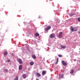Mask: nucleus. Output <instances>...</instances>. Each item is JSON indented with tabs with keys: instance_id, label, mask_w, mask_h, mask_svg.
<instances>
[{
	"instance_id": "nucleus-1",
	"label": "nucleus",
	"mask_w": 80,
	"mask_h": 80,
	"mask_svg": "<svg viewBox=\"0 0 80 80\" xmlns=\"http://www.w3.org/2000/svg\"><path fill=\"white\" fill-rule=\"evenodd\" d=\"M71 28L70 30L72 32H75V31H77V28H72V27H71Z\"/></svg>"
},
{
	"instance_id": "nucleus-2",
	"label": "nucleus",
	"mask_w": 80,
	"mask_h": 80,
	"mask_svg": "<svg viewBox=\"0 0 80 80\" xmlns=\"http://www.w3.org/2000/svg\"><path fill=\"white\" fill-rule=\"evenodd\" d=\"M62 34L63 33H62V32H59L58 35L59 38H62L63 37V36H62Z\"/></svg>"
},
{
	"instance_id": "nucleus-3",
	"label": "nucleus",
	"mask_w": 80,
	"mask_h": 80,
	"mask_svg": "<svg viewBox=\"0 0 80 80\" xmlns=\"http://www.w3.org/2000/svg\"><path fill=\"white\" fill-rule=\"evenodd\" d=\"M55 35L54 34H51L50 35V38H55Z\"/></svg>"
},
{
	"instance_id": "nucleus-4",
	"label": "nucleus",
	"mask_w": 80,
	"mask_h": 80,
	"mask_svg": "<svg viewBox=\"0 0 80 80\" xmlns=\"http://www.w3.org/2000/svg\"><path fill=\"white\" fill-rule=\"evenodd\" d=\"M62 63L63 65L65 66L67 65V63L65 62H64V61H62Z\"/></svg>"
},
{
	"instance_id": "nucleus-5",
	"label": "nucleus",
	"mask_w": 80,
	"mask_h": 80,
	"mask_svg": "<svg viewBox=\"0 0 80 80\" xmlns=\"http://www.w3.org/2000/svg\"><path fill=\"white\" fill-rule=\"evenodd\" d=\"M18 61L20 64H22L23 62H22V61L21 59L19 58L18 59Z\"/></svg>"
},
{
	"instance_id": "nucleus-6",
	"label": "nucleus",
	"mask_w": 80,
	"mask_h": 80,
	"mask_svg": "<svg viewBox=\"0 0 80 80\" xmlns=\"http://www.w3.org/2000/svg\"><path fill=\"white\" fill-rule=\"evenodd\" d=\"M50 28H51V26H48L46 29V30H47V31L48 30H50Z\"/></svg>"
},
{
	"instance_id": "nucleus-7",
	"label": "nucleus",
	"mask_w": 80,
	"mask_h": 80,
	"mask_svg": "<svg viewBox=\"0 0 80 80\" xmlns=\"http://www.w3.org/2000/svg\"><path fill=\"white\" fill-rule=\"evenodd\" d=\"M22 65H21L19 66V70H22Z\"/></svg>"
},
{
	"instance_id": "nucleus-8",
	"label": "nucleus",
	"mask_w": 80,
	"mask_h": 80,
	"mask_svg": "<svg viewBox=\"0 0 80 80\" xmlns=\"http://www.w3.org/2000/svg\"><path fill=\"white\" fill-rule=\"evenodd\" d=\"M36 75L37 77H41V75H40V74L38 72L36 73Z\"/></svg>"
},
{
	"instance_id": "nucleus-9",
	"label": "nucleus",
	"mask_w": 80,
	"mask_h": 80,
	"mask_svg": "<svg viewBox=\"0 0 80 80\" xmlns=\"http://www.w3.org/2000/svg\"><path fill=\"white\" fill-rule=\"evenodd\" d=\"M59 78H63V74H62L59 76Z\"/></svg>"
},
{
	"instance_id": "nucleus-10",
	"label": "nucleus",
	"mask_w": 80,
	"mask_h": 80,
	"mask_svg": "<svg viewBox=\"0 0 80 80\" xmlns=\"http://www.w3.org/2000/svg\"><path fill=\"white\" fill-rule=\"evenodd\" d=\"M7 55H8V52H4V56H7Z\"/></svg>"
},
{
	"instance_id": "nucleus-11",
	"label": "nucleus",
	"mask_w": 80,
	"mask_h": 80,
	"mask_svg": "<svg viewBox=\"0 0 80 80\" xmlns=\"http://www.w3.org/2000/svg\"><path fill=\"white\" fill-rule=\"evenodd\" d=\"M74 72V70L73 69H72L71 70V71L70 72V73H73Z\"/></svg>"
},
{
	"instance_id": "nucleus-12",
	"label": "nucleus",
	"mask_w": 80,
	"mask_h": 80,
	"mask_svg": "<svg viewBox=\"0 0 80 80\" xmlns=\"http://www.w3.org/2000/svg\"><path fill=\"white\" fill-rule=\"evenodd\" d=\"M32 57L33 59H35V58H37V57H36V56H35V55H33L32 56Z\"/></svg>"
},
{
	"instance_id": "nucleus-13",
	"label": "nucleus",
	"mask_w": 80,
	"mask_h": 80,
	"mask_svg": "<svg viewBox=\"0 0 80 80\" xmlns=\"http://www.w3.org/2000/svg\"><path fill=\"white\" fill-rule=\"evenodd\" d=\"M36 37H38L39 36V34L38 33H36L35 34Z\"/></svg>"
},
{
	"instance_id": "nucleus-14",
	"label": "nucleus",
	"mask_w": 80,
	"mask_h": 80,
	"mask_svg": "<svg viewBox=\"0 0 80 80\" xmlns=\"http://www.w3.org/2000/svg\"><path fill=\"white\" fill-rule=\"evenodd\" d=\"M46 73V71H44L42 72V75H44Z\"/></svg>"
},
{
	"instance_id": "nucleus-15",
	"label": "nucleus",
	"mask_w": 80,
	"mask_h": 80,
	"mask_svg": "<svg viewBox=\"0 0 80 80\" xmlns=\"http://www.w3.org/2000/svg\"><path fill=\"white\" fill-rule=\"evenodd\" d=\"M18 76L16 77L14 79L15 80H18Z\"/></svg>"
},
{
	"instance_id": "nucleus-16",
	"label": "nucleus",
	"mask_w": 80,
	"mask_h": 80,
	"mask_svg": "<svg viewBox=\"0 0 80 80\" xmlns=\"http://www.w3.org/2000/svg\"><path fill=\"white\" fill-rule=\"evenodd\" d=\"M34 64V62H31L30 63V65H33Z\"/></svg>"
},
{
	"instance_id": "nucleus-17",
	"label": "nucleus",
	"mask_w": 80,
	"mask_h": 80,
	"mask_svg": "<svg viewBox=\"0 0 80 80\" xmlns=\"http://www.w3.org/2000/svg\"><path fill=\"white\" fill-rule=\"evenodd\" d=\"M26 75L25 74H24L23 75V77L24 78H26Z\"/></svg>"
},
{
	"instance_id": "nucleus-18",
	"label": "nucleus",
	"mask_w": 80,
	"mask_h": 80,
	"mask_svg": "<svg viewBox=\"0 0 80 80\" xmlns=\"http://www.w3.org/2000/svg\"><path fill=\"white\" fill-rule=\"evenodd\" d=\"M61 47L62 48H66V47H65V46H61Z\"/></svg>"
},
{
	"instance_id": "nucleus-19",
	"label": "nucleus",
	"mask_w": 80,
	"mask_h": 80,
	"mask_svg": "<svg viewBox=\"0 0 80 80\" xmlns=\"http://www.w3.org/2000/svg\"><path fill=\"white\" fill-rule=\"evenodd\" d=\"M58 56L59 57H60V58L62 57V55H61L59 54L58 55Z\"/></svg>"
},
{
	"instance_id": "nucleus-20",
	"label": "nucleus",
	"mask_w": 80,
	"mask_h": 80,
	"mask_svg": "<svg viewBox=\"0 0 80 80\" xmlns=\"http://www.w3.org/2000/svg\"><path fill=\"white\" fill-rule=\"evenodd\" d=\"M58 58L57 59V61L56 62V63H55V64L57 65V63H58Z\"/></svg>"
},
{
	"instance_id": "nucleus-21",
	"label": "nucleus",
	"mask_w": 80,
	"mask_h": 80,
	"mask_svg": "<svg viewBox=\"0 0 80 80\" xmlns=\"http://www.w3.org/2000/svg\"><path fill=\"white\" fill-rule=\"evenodd\" d=\"M78 20L79 22H80V18H78Z\"/></svg>"
},
{
	"instance_id": "nucleus-22",
	"label": "nucleus",
	"mask_w": 80,
	"mask_h": 80,
	"mask_svg": "<svg viewBox=\"0 0 80 80\" xmlns=\"http://www.w3.org/2000/svg\"><path fill=\"white\" fill-rule=\"evenodd\" d=\"M5 72H8V69H6L5 70Z\"/></svg>"
},
{
	"instance_id": "nucleus-23",
	"label": "nucleus",
	"mask_w": 80,
	"mask_h": 80,
	"mask_svg": "<svg viewBox=\"0 0 80 80\" xmlns=\"http://www.w3.org/2000/svg\"><path fill=\"white\" fill-rule=\"evenodd\" d=\"M73 15H74V13H72V14H70V16H73Z\"/></svg>"
},
{
	"instance_id": "nucleus-24",
	"label": "nucleus",
	"mask_w": 80,
	"mask_h": 80,
	"mask_svg": "<svg viewBox=\"0 0 80 80\" xmlns=\"http://www.w3.org/2000/svg\"><path fill=\"white\" fill-rule=\"evenodd\" d=\"M7 62H10V60L8 59V60H7Z\"/></svg>"
},
{
	"instance_id": "nucleus-25",
	"label": "nucleus",
	"mask_w": 80,
	"mask_h": 80,
	"mask_svg": "<svg viewBox=\"0 0 80 80\" xmlns=\"http://www.w3.org/2000/svg\"><path fill=\"white\" fill-rule=\"evenodd\" d=\"M36 80H39V79H38V78H36Z\"/></svg>"
},
{
	"instance_id": "nucleus-26",
	"label": "nucleus",
	"mask_w": 80,
	"mask_h": 80,
	"mask_svg": "<svg viewBox=\"0 0 80 80\" xmlns=\"http://www.w3.org/2000/svg\"><path fill=\"white\" fill-rule=\"evenodd\" d=\"M79 33H80V31L78 32Z\"/></svg>"
},
{
	"instance_id": "nucleus-27",
	"label": "nucleus",
	"mask_w": 80,
	"mask_h": 80,
	"mask_svg": "<svg viewBox=\"0 0 80 80\" xmlns=\"http://www.w3.org/2000/svg\"><path fill=\"white\" fill-rule=\"evenodd\" d=\"M79 62H80V61H79Z\"/></svg>"
},
{
	"instance_id": "nucleus-28",
	"label": "nucleus",
	"mask_w": 80,
	"mask_h": 80,
	"mask_svg": "<svg viewBox=\"0 0 80 80\" xmlns=\"http://www.w3.org/2000/svg\"><path fill=\"white\" fill-rule=\"evenodd\" d=\"M0 45H1V44H0Z\"/></svg>"
}]
</instances>
